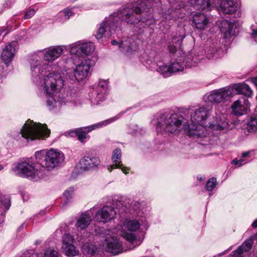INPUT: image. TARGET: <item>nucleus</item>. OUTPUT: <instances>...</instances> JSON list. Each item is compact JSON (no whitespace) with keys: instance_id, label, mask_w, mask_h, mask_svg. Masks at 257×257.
Here are the masks:
<instances>
[{"instance_id":"obj_18","label":"nucleus","mask_w":257,"mask_h":257,"mask_svg":"<svg viewBox=\"0 0 257 257\" xmlns=\"http://www.w3.org/2000/svg\"><path fill=\"white\" fill-rule=\"evenodd\" d=\"M103 249L114 255L118 254L122 251L121 242L117 238L111 236H107L103 242Z\"/></svg>"},{"instance_id":"obj_40","label":"nucleus","mask_w":257,"mask_h":257,"mask_svg":"<svg viewBox=\"0 0 257 257\" xmlns=\"http://www.w3.org/2000/svg\"><path fill=\"white\" fill-rule=\"evenodd\" d=\"M216 184V179L214 177H212L207 181L206 184V189L208 191H211L215 187Z\"/></svg>"},{"instance_id":"obj_11","label":"nucleus","mask_w":257,"mask_h":257,"mask_svg":"<svg viewBox=\"0 0 257 257\" xmlns=\"http://www.w3.org/2000/svg\"><path fill=\"white\" fill-rule=\"evenodd\" d=\"M112 204L119 211V213L122 215L128 212L140 215L142 210V203L139 201L132 200L130 198L114 196L112 198Z\"/></svg>"},{"instance_id":"obj_37","label":"nucleus","mask_w":257,"mask_h":257,"mask_svg":"<svg viewBox=\"0 0 257 257\" xmlns=\"http://www.w3.org/2000/svg\"><path fill=\"white\" fill-rule=\"evenodd\" d=\"M74 191V188L70 187L64 192L63 196L65 198V202L63 204V207L66 206L69 202L70 200L72 197Z\"/></svg>"},{"instance_id":"obj_5","label":"nucleus","mask_w":257,"mask_h":257,"mask_svg":"<svg viewBox=\"0 0 257 257\" xmlns=\"http://www.w3.org/2000/svg\"><path fill=\"white\" fill-rule=\"evenodd\" d=\"M185 119L181 115L171 111H162L156 113L151 121L158 135L177 134L180 132Z\"/></svg>"},{"instance_id":"obj_51","label":"nucleus","mask_w":257,"mask_h":257,"mask_svg":"<svg viewBox=\"0 0 257 257\" xmlns=\"http://www.w3.org/2000/svg\"><path fill=\"white\" fill-rule=\"evenodd\" d=\"M229 249H230V248H228V249H226V250H224V251L215 255L214 257H220V256L224 255Z\"/></svg>"},{"instance_id":"obj_31","label":"nucleus","mask_w":257,"mask_h":257,"mask_svg":"<svg viewBox=\"0 0 257 257\" xmlns=\"http://www.w3.org/2000/svg\"><path fill=\"white\" fill-rule=\"evenodd\" d=\"M246 125L249 132L253 133L257 131V106L254 113L248 117Z\"/></svg>"},{"instance_id":"obj_26","label":"nucleus","mask_w":257,"mask_h":257,"mask_svg":"<svg viewBox=\"0 0 257 257\" xmlns=\"http://www.w3.org/2000/svg\"><path fill=\"white\" fill-rule=\"evenodd\" d=\"M191 6L195 10L209 11L213 6L209 0H190Z\"/></svg>"},{"instance_id":"obj_19","label":"nucleus","mask_w":257,"mask_h":257,"mask_svg":"<svg viewBox=\"0 0 257 257\" xmlns=\"http://www.w3.org/2000/svg\"><path fill=\"white\" fill-rule=\"evenodd\" d=\"M100 161L95 156H85L79 161V167L81 172L94 170L98 168Z\"/></svg>"},{"instance_id":"obj_9","label":"nucleus","mask_w":257,"mask_h":257,"mask_svg":"<svg viewBox=\"0 0 257 257\" xmlns=\"http://www.w3.org/2000/svg\"><path fill=\"white\" fill-rule=\"evenodd\" d=\"M35 155L37 163L45 171L46 170L50 171L60 166L65 159L63 152L54 149L37 151Z\"/></svg>"},{"instance_id":"obj_22","label":"nucleus","mask_w":257,"mask_h":257,"mask_svg":"<svg viewBox=\"0 0 257 257\" xmlns=\"http://www.w3.org/2000/svg\"><path fill=\"white\" fill-rule=\"evenodd\" d=\"M121 151L120 149L117 148L114 149L111 156L113 164L108 166L107 169L111 172L114 168H120L123 173L127 174L128 173L129 169L121 164Z\"/></svg>"},{"instance_id":"obj_25","label":"nucleus","mask_w":257,"mask_h":257,"mask_svg":"<svg viewBox=\"0 0 257 257\" xmlns=\"http://www.w3.org/2000/svg\"><path fill=\"white\" fill-rule=\"evenodd\" d=\"M194 26L200 30L205 29L208 24L209 20L206 15L201 13H196L192 18Z\"/></svg>"},{"instance_id":"obj_53","label":"nucleus","mask_w":257,"mask_h":257,"mask_svg":"<svg viewBox=\"0 0 257 257\" xmlns=\"http://www.w3.org/2000/svg\"><path fill=\"white\" fill-rule=\"evenodd\" d=\"M251 227L252 228H256L257 227V218L256 219H255L253 222H252V224H251Z\"/></svg>"},{"instance_id":"obj_34","label":"nucleus","mask_w":257,"mask_h":257,"mask_svg":"<svg viewBox=\"0 0 257 257\" xmlns=\"http://www.w3.org/2000/svg\"><path fill=\"white\" fill-rule=\"evenodd\" d=\"M122 236L124 238L131 243L130 247V249L134 248L141 244L140 240H138L133 233L125 232L122 234Z\"/></svg>"},{"instance_id":"obj_38","label":"nucleus","mask_w":257,"mask_h":257,"mask_svg":"<svg viewBox=\"0 0 257 257\" xmlns=\"http://www.w3.org/2000/svg\"><path fill=\"white\" fill-rule=\"evenodd\" d=\"M131 39H128V42H129V43H131ZM127 40L125 42L124 41H121L120 42H117V41L116 40H112L111 41V43L112 45H119V47L120 48H124L125 47H127V50H132V47L130 45H127Z\"/></svg>"},{"instance_id":"obj_61","label":"nucleus","mask_w":257,"mask_h":257,"mask_svg":"<svg viewBox=\"0 0 257 257\" xmlns=\"http://www.w3.org/2000/svg\"><path fill=\"white\" fill-rule=\"evenodd\" d=\"M32 257H34V256L33 255H32Z\"/></svg>"},{"instance_id":"obj_16","label":"nucleus","mask_w":257,"mask_h":257,"mask_svg":"<svg viewBox=\"0 0 257 257\" xmlns=\"http://www.w3.org/2000/svg\"><path fill=\"white\" fill-rule=\"evenodd\" d=\"M186 37V31L184 27H178L172 38L167 42V49L170 53L174 54L180 48L183 40Z\"/></svg>"},{"instance_id":"obj_56","label":"nucleus","mask_w":257,"mask_h":257,"mask_svg":"<svg viewBox=\"0 0 257 257\" xmlns=\"http://www.w3.org/2000/svg\"><path fill=\"white\" fill-rule=\"evenodd\" d=\"M4 31V30L3 28H0V36L3 33ZM2 39H3V38H0V42L2 41Z\"/></svg>"},{"instance_id":"obj_55","label":"nucleus","mask_w":257,"mask_h":257,"mask_svg":"<svg viewBox=\"0 0 257 257\" xmlns=\"http://www.w3.org/2000/svg\"><path fill=\"white\" fill-rule=\"evenodd\" d=\"M252 82L257 87V77L253 78L252 79Z\"/></svg>"},{"instance_id":"obj_46","label":"nucleus","mask_w":257,"mask_h":257,"mask_svg":"<svg viewBox=\"0 0 257 257\" xmlns=\"http://www.w3.org/2000/svg\"><path fill=\"white\" fill-rule=\"evenodd\" d=\"M36 11L34 9H29L26 10L24 18L25 19H29L31 18L35 14Z\"/></svg>"},{"instance_id":"obj_13","label":"nucleus","mask_w":257,"mask_h":257,"mask_svg":"<svg viewBox=\"0 0 257 257\" xmlns=\"http://www.w3.org/2000/svg\"><path fill=\"white\" fill-rule=\"evenodd\" d=\"M108 93V84L104 80H100L90 93V100L93 105H98L104 100Z\"/></svg>"},{"instance_id":"obj_32","label":"nucleus","mask_w":257,"mask_h":257,"mask_svg":"<svg viewBox=\"0 0 257 257\" xmlns=\"http://www.w3.org/2000/svg\"><path fill=\"white\" fill-rule=\"evenodd\" d=\"M123 226L129 231H136L140 227V223L136 219H126L123 222Z\"/></svg>"},{"instance_id":"obj_27","label":"nucleus","mask_w":257,"mask_h":257,"mask_svg":"<svg viewBox=\"0 0 257 257\" xmlns=\"http://www.w3.org/2000/svg\"><path fill=\"white\" fill-rule=\"evenodd\" d=\"M90 211H86L82 213L77 221V226L81 229L87 228L91 221V214Z\"/></svg>"},{"instance_id":"obj_3","label":"nucleus","mask_w":257,"mask_h":257,"mask_svg":"<svg viewBox=\"0 0 257 257\" xmlns=\"http://www.w3.org/2000/svg\"><path fill=\"white\" fill-rule=\"evenodd\" d=\"M64 47L63 46H51L44 50H38L30 56L29 63L32 81L40 87L42 93H43V79L46 76L45 73L50 71V65L41 60L39 54L43 52L44 60L48 62H52L62 55Z\"/></svg>"},{"instance_id":"obj_45","label":"nucleus","mask_w":257,"mask_h":257,"mask_svg":"<svg viewBox=\"0 0 257 257\" xmlns=\"http://www.w3.org/2000/svg\"><path fill=\"white\" fill-rule=\"evenodd\" d=\"M243 252L245 251L242 248V246H239L236 250L231 253L230 255L232 257H241Z\"/></svg>"},{"instance_id":"obj_15","label":"nucleus","mask_w":257,"mask_h":257,"mask_svg":"<svg viewBox=\"0 0 257 257\" xmlns=\"http://www.w3.org/2000/svg\"><path fill=\"white\" fill-rule=\"evenodd\" d=\"M120 115V114H118V115L112 117L105 120L102 121L101 122H99L98 123L87 126L80 127L79 131L77 136L78 137V139L82 143L84 142L85 139H86V134L87 133L90 132L93 130L100 128L107 125L108 124L118 119V118H119Z\"/></svg>"},{"instance_id":"obj_33","label":"nucleus","mask_w":257,"mask_h":257,"mask_svg":"<svg viewBox=\"0 0 257 257\" xmlns=\"http://www.w3.org/2000/svg\"><path fill=\"white\" fill-rule=\"evenodd\" d=\"M218 46H215L214 44L212 46L207 47L205 49V53L206 57L208 59H214L217 58L219 57L217 51V47Z\"/></svg>"},{"instance_id":"obj_8","label":"nucleus","mask_w":257,"mask_h":257,"mask_svg":"<svg viewBox=\"0 0 257 257\" xmlns=\"http://www.w3.org/2000/svg\"><path fill=\"white\" fill-rule=\"evenodd\" d=\"M14 174L19 177L37 181L44 178L46 175L44 169L37 162H33L30 159L18 162L13 168Z\"/></svg>"},{"instance_id":"obj_62","label":"nucleus","mask_w":257,"mask_h":257,"mask_svg":"<svg viewBox=\"0 0 257 257\" xmlns=\"http://www.w3.org/2000/svg\"><path fill=\"white\" fill-rule=\"evenodd\" d=\"M256 98H257V96H256Z\"/></svg>"},{"instance_id":"obj_28","label":"nucleus","mask_w":257,"mask_h":257,"mask_svg":"<svg viewBox=\"0 0 257 257\" xmlns=\"http://www.w3.org/2000/svg\"><path fill=\"white\" fill-rule=\"evenodd\" d=\"M11 206V200L9 197L2 195L0 193V223L3 220L5 213Z\"/></svg>"},{"instance_id":"obj_47","label":"nucleus","mask_w":257,"mask_h":257,"mask_svg":"<svg viewBox=\"0 0 257 257\" xmlns=\"http://www.w3.org/2000/svg\"><path fill=\"white\" fill-rule=\"evenodd\" d=\"M251 32L250 35L251 38L254 40L255 44L257 43V29L254 28L253 26L250 27Z\"/></svg>"},{"instance_id":"obj_44","label":"nucleus","mask_w":257,"mask_h":257,"mask_svg":"<svg viewBox=\"0 0 257 257\" xmlns=\"http://www.w3.org/2000/svg\"><path fill=\"white\" fill-rule=\"evenodd\" d=\"M212 128L219 131H224L228 129V123L226 121H224L221 124H215L213 125Z\"/></svg>"},{"instance_id":"obj_49","label":"nucleus","mask_w":257,"mask_h":257,"mask_svg":"<svg viewBox=\"0 0 257 257\" xmlns=\"http://www.w3.org/2000/svg\"><path fill=\"white\" fill-rule=\"evenodd\" d=\"M15 3V0H6L4 2L3 8L5 9H9L11 8Z\"/></svg>"},{"instance_id":"obj_57","label":"nucleus","mask_w":257,"mask_h":257,"mask_svg":"<svg viewBox=\"0 0 257 257\" xmlns=\"http://www.w3.org/2000/svg\"><path fill=\"white\" fill-rule=\"evenodd\" d=\"M24 224L23 223L18 228V230L21 231L24 228Z\"/></svg>"},{"instance_id":"obj_23","label":"nucleus","mask_w":257,"mask_h":257,"mask_svg":"<svg viewBox=\"0 0 257 257\" xmlns=\"http://www.w3.org/2000/svg\"><path fill=\"white\" fill-rule=\"evenodd\" d=\"M182 57L184 66L188 67L196 66L202 59L203 56L195 51H191L187 55Z\"/></svg>"},{"instance_id":"obj_43","label":"nucleus","mask_w":257,"mask_h":257,"mask_svg":"<svg viewBox=\"0 0 257 257\" xmlns=\"http://www.w3.org/2000/svg\"><path fill=\"white\" fill-rule=\"evenodd\" d=\"M253 240L252 238H250L246 240L243 244L240 246H242V248L245 252L249 251L252 246Z\"/></svg>"},{"instance_id":"obj_39","label":"nucleus","mask_w":257,"mask_h":257,"mask_svg":"<svg viewBox=\"0 0 257 257\" xmlns=\"http://www.w3.org/2000/svg\"><path fill=\"white\" fill-rule=\"evenodd\" d=\"M73 238L68 233L64 234L62 239V247L73 244Z\"/></svg>"},{"instance_id":"obj_2","label":"nucleus","mask_w":257,"mask_h":257,"mask_svg":"<svg viewBox=\"0 0 257 257\" xmlns=\"http://www.w3.org/2000/svg\"><path fill=\"white\" fill-rule=\"evenodd\" d=\"M146 3L138 0L134 6L127 4L121 8L116 14L105 18L99 26L95 37L97 39L103 37L105 33L107 37L111 36L114 33L121 30V23L136 25L144 23L154 18V15L146 11Z\"/></svg>"},{"instance_id":"obj_7","label":"nucleus","mask_w":257,"mask_h":257,"mask_svg":"<svg viewBox=\"0 0 257 257\" xmlns=\"http://www.w3.org/2000/svg\"><path fill=\"white\" fill-rule=\"evenodd\" d=\"M50 134V130L46 124L32 122L26 123L19 132L13 135L14 139L19 146H26L30 141L45 140Z\"/></svg>"},{"instance_id":"obj_41","label":"nucleus","mask_w":257,"mask_h":257,"mask_svg":"<svg viewBox=\"0 0 257 257\" xmlns=\"http://www.w3.org/2000/svg\"><path fill=\"white\" fill-rule=\"evenodd\" d=\"M43 257H59V255L57 250L50 247L45 251Z\"/></svg>"},{"instance_id":"obj_48","label":"nucleus","mask_w":257,"mask_h":257,"mask_svg":"<svg viewBox=\"0 0 257 257\" xmlns=\"http://www.w3.org/2000/svg\"><path fill=\"white\" fill-rule=\"evenodd\" d=\"M245 161V160L244 159H240L239 160L235 159L232 161L231 164L237 166L238 167H241L246 163H244Z\"/></svg>"},{"instance_id":"obj_42","label":"nucleus","mask_w":257,"mask_h":257,"mask_svg":"<svg viewBox=\"0 0 257 257\" xmlns=\"http://www.w3.org/2000/svg\"><path fill=\"white\" fill-rule=\"evenodd\" d=\"M6 65V64L5 62L4 63H0V81H1L6 78L8 73L7 68L9 64H7V66Z\"/></svg>"},{"instance_id":"obj_14","label":"nucleus","mask_w":257,"mask_h":257,"mask_svg":"<svg viewBox=\"0 0 257 257\" xmlns=\"http://www.w3.org/2000/svg\"><path fill=\"white\" fill-rule=\"evenodd\" d=\"M233 89L225 87L214 90L210 94H206L203 97L205 101L211 103H219L232 95Z\"/></svg>"},{"instance_id":"obj_35","label":"nucleus","mask_w":257,"mask_h":257,"mask_svg":"<svg viewBox=\"0 0 257 257\" xmlns=\"http://www.w3.org/2000/svg\"><path fill=\"white\" fill-rule=\"evenodd\" d=\"M73 14L72 9L66 8L59 13L58 21L61 23H64L69 20Z\"/></svg>"},{"instance_id":"obj_29","label":"nucleus","mask_w":257,"mask_h":257,"mask_svg":"<svg viewBox=\"0 0 257 257\" xmlns=\"http://www.w3.org/2000/svg\"><path fill=\"white\" fill-rule=\"evenodd\" d=\"M234 24L227 20H223L220 26V31L224 33V37L226 39L233 35V28Z\"/></svg>"},{"instance_id":"obj_6","label":"nucleus","mask_w":257,"mask_h":257,"mask_svg":"<svg viewBox=\"0 0 257 257\" xmlns=\"http://www.w3.org/2000/svg\"><path fill=\"white\" fill-rule=\"evenodd\" d=\"M212 110V105H207L199 107L191 114V123L187 125V128L185 124H183L189 137L198 139L207 136L206 121L211 115Z\"/></svg>"},{"instance_id":"obj_10","label":"nucleus","mask_w":257,"mask_h":257,"mask_svg":"<svg viewBox=\"0 0 257 257\" xmlns=\"http://www.w3.org/2000/svg\"><path fill=\"white\" fill-rule=\"evenodd\" d=\"M149 57L153 58V60H147V63L149 65H152L151 67L163 75L164 77H168L173 73L181 72L184 70L185 66L183 62L182 63V58H177L172 61L170 65L167 66L164 65V63L161 61L159 54L154 55V53H151Z\"/></svg>"},{"instance_id":"obj_30","label":"nucleus","mask_w":257,"mask_h":257,"mask_svg":"<svg viewBox=\"0 0 257 257\" xmlns=\"http://www.w3.org/2000/svg\"><path fill=\"white\" fill-rule=\"evenodd\" d=\"M237 93L239 94H243L246 97H249L252 95V91L249 86L245 83H238L235 84L233 86Z\"/></svg>"},{"instance_id":"obj_60","label":"nucleus","mask_w":257,"mask_h":257,"mask_svg":"<svg viewBox=\"0 0 257 257\" xmlns=\"http://www.w3.org/2000/svg\"><path fill=\"white\" fill-rule=\"evenodd\" d=\"M3 11V10H2L1 11H0V13H2Z\"/></svg>"},{"instance_id":"obj_1","label":"nucleus","mask_w":257,"mask_h":257,"mask_svg":"<svg viewBox=\"0 0 257 257\" xmlns=\"http://www.w3.org/2000/svg\"><path fill=\"white\" fill-rule=\"evenodd\" d=\"M91 75L90 61L84 60L77 65L73 71L67 70L62 74L50 72L43 79V94L46 97V105L50 110L58 105L68 103L76 105V97L73 85Z\"/></svg>"},{"instance_id":"obj_58","label":"nucleus","mask_w":257,"mask_h":257,"mask_svg":"<svg viewBox=\"0 0 257 257\" xmlns=\"http://www.w3.org/2000/svg\"><path fill=\"white\" fill-rule=\"evenodd\" d=\"M4 169V167L0 164V171Z\"/></svg>"},{"instance_id":"obj_52","label":"nucleus","mask_w":257,"mask_h":257,"mask_svg":"<svg viewBox=\"0 0 257 257\" xmlns=\"http://www.w3.org/2000/svg\"><path fill=\"white\" fill-rule=\"evenodd\" d=\"M249 154H250V151L245 152L242 154L241 156L243 158H245V157L248 156Z\"/></svg>"},{"instance_id":"obj_36","label":"nucleus","mask_w":257,"mask_h":257,"mask_svg":"<svg viewBox=\"0 0 257 257\" xmlns=\"http://www.w3.org/2000/svg\"><path fill=\"white\" fill-rule=\"evenodd\" d=\"M62 248L65 254L68 257L76 256L79 253L78 250L73 244L64 246Z\"/></svg>"},{"instance_id":"obj_4","label":"nucleus","mask_w":257,"mask_h":257,"mask_svg":"<svg viewBox=\"0 0 257 257\" xmlns=\"http://www.w3.org/2000/svg\"><path fill=\"white\" fill-rule=\"evenodd\" d=\"M146 3V11L149 12L154 15V18L150 20V24L157 19L155 15L152 13L151 10L148 7L152 5L154 10H156L159 15L165 19H176L177 18H182L183 15H187L190 12H188L185 5L186 2H189L190 0H142Z\"/></svg>"},{"instance_id":"obj_50","label":"nucleus","mask_w":257,"mask_h":257,"mask_svg":"<svg viewBox=\"0 0 257 257\" xmlns=\"http://www.w3.org/2000/svg\"><path fill=\"white\" fill-rule=\"evenodd\" d=\"M79 131V128H78L76 130H71L69 132L68 135L69 136H70L71 137H77Z\"/></svg>"},{"instance_id":"obj_17","label":"nucleus","mask_w":257,"mask_h":257,"mask_svg":"<svg viewBox=\"0 0 257 257\" xmlns=\"http://www.w3.org/2000/svg\"><path fill=\"white\" fill-rule=\"evenodd\" d=\"M111 204L113 206L105 205L96 211L95 218L97 222L106 223L115 218L116 212L114 208L115 206L112 202Z\"/></svg>"},{"instance_id":"obj_21","label":"nucleus","mask_w":257,"mask_h":257,"mask_svg":"<svg viewBox=\"0 0 257 257\" xmlns=\"http://www.w3.org/2000/svg\"><path fill=\"white\" fill-rule=\"evenodd\" d=\"M250 107V103L246 97H241L235 101L231 105L232 113L238 116L246 114Z\"/></svg>"},{"instance_id":"obj_59","label":"nucleus","mask_w":257,"mask_h":257,"mask_svg":"<svg viewBox=\"0 0 257 257\" xmlns=\"http://www.w3.org/2000/svg\"><path fill=\"white\" fill-rule=\"evenodd\" d=\"M254 237L255 238V239L257 241V232L254 235Z\"/></svg>"},{"instance_id":"obj_54","label":"nucleus","mask_w":257,"mask_h":257,"mask_svg":"<svg viewBox=\"0 0 257 257\" xmlns=\"http://www.w3.org/2000/svg\"><path fill=\"white\" fill-rule=\"evenodd\" d=\"M197 179L199 181H203L205 179L204 176H198L197 177Z\"/></svg>"},{"instance_id":"obj_12","label":"nucleus","mask_w":257,"mask_h":257,"mask_svg":"<svg viewBox=\"0 0 257 257\" xmlns=\"http://www.w3.org/2000/svg\"><path fill=\"white\" fill-rule=\"evenodd\" d=\"M69 49L72 58L74 60V57H84L91 54L95 49V46L91 42L78 41L70 45Z\"/></svg>"},{"instance_id":"obj_20","label":"nucleus","mask_w":257,"mask_h":257,"mask_svg":"<svg viewBox=\"0 0 257 257\" xmlns=\"http://www.w3.org/2000/svg\"><path fill=\"white\" fill-rule=\"evenodd\" d=\"M18 48V42L13 41L9 43L3 49L1 54V58L6 64H9L12 62ZM6 66H7V65Z\"/></svg>"},{"instance_id":"obj_24","label":"nucleus","mask_w":257,"mask_h":257,"mask_svg":"<svg viewBox=\"0 0 257 257\" xmlns=\"http://www.w3.org/2000/svg\"><path fill=\"white\" fill-rule=\"evenodd\" d=\"M218 10L224 14H231L234 13L237 6L232 0H218Z\"/></svg>"}]
</instances>
